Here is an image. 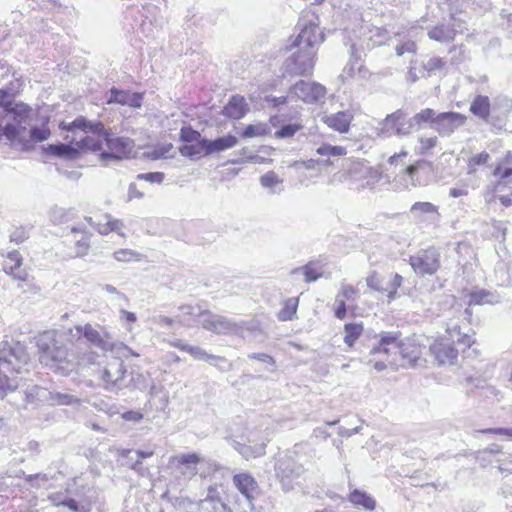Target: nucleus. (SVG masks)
<instances>
[{"label":"nucleus","mask_w":512,"mask_h":512,"mask_svg":"<svg viewBox=\"0 0 512 512\" xmlns=\"http://www.w3.org/2000/svg\"><path fill=\"white\" fill-rule=\"evenodd\" d=\"M300 33L292 40L287 49L293 50L283 63L284 72L289 75L310 74L315 65L318 46L324 40V34L319 28L318 17L306 12L299 21Z\"/></svg>","instance_id":"f257e3e1"},{"label":"nucleus","mask_w":512,"mask_h":512,"mask_svg":"<svg viewBox=\"0 0 512 512\" xmlns=\"http://www.w3.org/2000/svg\"><path fill=\"white\" fill-rule=\"evenodd\" d=\"M37 347L40 363L55 372L68 375L79 364L80 352L67 329L44 332L37 340Z\"/></svg>","instance_id":"f03ea898"},{"label":"nucleus","mask_w":512,"mask_h":512,"mask_svg":"<svg viewBox=\"0 0 512 512\" xmlns=\"http://www.w3.org/2000/svg\"><path fill=\"white\" fill-rule=\"evenodd\" d=\"M29 359L22 343L14 340L0 343V399L17 388L16 375L26 369Z\"/></svg>","instance_id":"7ed1b4c3"},{"label":"nucleus","mask_w":512,"mask_h":512,"mask_svg":"<svg viewBox=\"0 0 512 512\" xmlns=\"http://www.w3.org/2000/svg\"><path fill=\"white\" fill-rule=\"evenodd\" d=\"M80 147H86L91 152H101L102 161L120 160L127 157L134 146L133 140L128 137H114L103 128L101 133H94L80 138Z\"/></svg>","instance_id":"20e7f679"},{"label":"nucleus","mask_w":512,"mask_h":512,"mask_svg":"<svg viewBox=\"0 0 512 512\" xmlns=\"http://www.w3.org/2000/svg\"><path fill=\"white\" fill-rule=\"evenodd\" d=\"M202 457L197 453H182L170 457L166 465V473L173 476L181 485L198 473V464Z\"/></svg>","instance_id":"39448f33"},{"label":"nucleus","mask_w":512,"mask_h":512,"mask_svg":"<svg viewBox=\"0 0 512 512\" xmlns=\"http://www.w3.org/2000/svg\"><path fill=\"white\" fill-rule=\"evenodd\" d=\"M303 472V465L297 463L289 456L279 458L275 464V476L279 480L284 492L294 489L295 481Z\"/></svg>","instance_id":"423d86ee"},{"label":"nucleus","mask_w":512,"mask_h":512,"mask_svg":"<svg viewBox=\"0 0 512 512\" xmlns=\"http://www.w3.org/2000/svg\"><path fill=\"white\" fill-rule=\"evenodd\" d=\"M348 177L357 190L373 189L381 181L382 173L377 168L356 163L349 169Z\"/></svg>","instance_id":"0eeeda50"},{"label":"nucleus","mask_w":512,"mask_h":512,"mask_svg":"<svg viewBox=\"0 0 512 512\" xmlns=\"http://www.w3.org/2000/svg\"><path fill=\"white\" fill-rule=\"evenodd\" d=\"M409 263L416 274L433 275L440 267V253L434 247L420 250L410 257Z\"/></svg>","instance_id":"6e6552de"},{"label":"nucleus","mask_w":512,"mask_h":512,"mask_svg":"<svg viewBox=\"0 0 512 512\" xmlns=\"http://www.w3.org/2000/svg\"><path fill=\"white\" fill-rule=\"evenodd\" d=\"M199 323L208 331L216 334H234L243 328L235 321L222 315L213 314L210 311H202L198 314Z\"/></svg>","instance_id":"1a4fd4ad"},{"label":"nucleus","mask_w":512,"mask_h":512,"mask_svg":"<svg viewBox=\"0 0 512 512\" xmlns=\"http://www.w3.org/2000/svg\"><path fill=\"white\" fill-rule=\"evenodd\" d=\"M411 134V123L407 118V114L398 109L386 116L380 123L378 135L382 137H391L393 135L402 137Z\"/></svg>","instance_id":"9d476101"},{"label":"nucleus","mask_w":512,"mask_h":512,"mask_svg":"<svg viewBox=\"0 0 512 512\" xmlns=\"http://www.w3.org/2000/svg\"><path fill=\"white\" fill-rule=\"evenodd\" d=\"M67 334L72 337L75 348L78 349V351L82 350L87 342L102 350L110 349V344L104 340L100 333L90 324H85L84 326L78 325L74 329L68 328Z\"/></svg>","instance_id":"9b49d317"},{"label":"nucleus","mask_w":512,"mask_h":512,"mask_svg":"<svg viewBox=\"0 0 512 512\" xmlns=\"http://www.w3.org/2000/svg\"><path fill=\"white\" fill-rule=\"evenodd\" d=\"M98 373L106 389L121 388L126 373L124 361L111 357L103 367L99 368Z\"/></svg>","instance_id":"f8f14e48"},{"label":"nucleus","mask_w":512,"mask_h":512,"mask_svg":"<svg viewBox=\"0 0 512 512\" xmlns=\"http://www.w3.org/2000/svg\"><path fill=\"white\" fill-rule=\"evenodd\" d=\"M290 93L305 103H317L326 96L327 89L320 83L300 80L291 88Z\"/></svg>","instance_id":"ddd939ff"},{"label":"nucleus","mask_w":512,"mask_h":512,"mask_svg":"<svg viewBox=\"0 0 512 512\" xmlns=\"http://www.w3.org/2000/svg\"><path fill=\"white\" fill-rule=\"evenodd\" d=\"M466 116L458 112L436 113L433 130L440 136H449L466 122Z\"/></svg>","instance_id":"4468645a"},{"label":"nucleus","mask_w":512,"mask_h":512,"mask_svg":"<svg viewBox=\"0 0 512 512\" xmlns=\"http://www.w3.org/2000/svg\"><path fill=\"white\" fill-rule=\"evenodd\" d=\"M316 152H317V154H319L323 157H327V159L326 160L309 159L307 161H302V162L295 161L291 166L297 168L301 164L306 169H314L317 165H324V166L333 165V161L331 160V158L345 156L347 153L345 147L332 146L329 144H324V145L320 146L316 150Z\"/></svg>","instance_id":"2eb2a0df"},{"label":"nucleus","mask_w":512,"mask_h":512,"mask_svg":"<svg viewBox=\"0 0 512 512\" xmlns=\"http://www.w3.org/2000/svg\"><path fill=\"white\" fill-rule=\"evenodd\" d=\"M409 213L418 224H435L440 219L438 206L431 202H415L410 207Z\"/></svg>","instance_id":"dca6fc26"},{"label":"nucleus","mask_w":512,"mask_h":512,"mask_svg":"<svg viewBox=\"0 0 512 512\" xmlns=\"http://www.w3.org/2000/svg\"><path fill=\"white\" fill-rule=\"evenodd\" d=\"M471 328L466 323H460L459 319H450L446 324L447 340L469 347L472 343Z\"/></svg>","instance_id":"f3484780"},{"label":"nucleus","mask_w":512,"mask_h":512,"mask_svg":"<svg viewBox=\"0 0 512 512\" xmlns=\"http://www.w3.org/2000/svg\"><path fill=\"white\" fill-rule=\"evenodd\" d=\"M430 351L440 365L453 364L458 357V350L447 339L436 341L430 346Z\"/></svg>","instance_id":"a211bd4d"},{"label":"nucleus","mask_w":512,"mask_h":512,"mask_svg":"<svg viewBox=\"0 0 512 512\" xmlns=\"http://www.w3.org/2000/svg\"><path fill=\"white\" fill-rule=\"evenodd\" d=\"M396 355H400L402 362L398 363L396 358L389 361L390 365L395 366H414L420 357V348L411 340L402 341Z\"/></svg>","instance_id":"6ab92c4d"},{"label":"nucleus","mask_w":512,"mask_h":512,"mask_svg":"<svg viewBox=\"0 0 512 512\" xmlns=\"http://www.w3.org/2000/svg\"><path fill=\"white\" fill-rule=\"evenodd\" d=\"M378 345L374 346L371 354H385L387 357L396 356V350L401 344L399 332H381Z\"/></svg>","instance_id":"aec40b11"},{"label":"nucleus","mask_w":512,"mask_h":512,"mask_svg":"<svg viewBox=\"0 0 512 512\" xmlns=\"http://www.w3.org/2000/svg\"><path fill=\"white\" fill-rule=\"evenodd\" d=\"M233 484L249 502H252L259 494L258 483L249 473L234 475Z\"/></svg>","instance_id":"412c9836"},{"label":"nucleus","mask_w":512,"mask_h":512,"mask_svg":"<svg viewBox=\"0 0 512 512\" xmlns=\"http://www.w3.org/2000/svg\"><path fill=\"white\" fill-rule=\"evenodd\" d=\"M142 100V95L139 93H130L129 91H123L113 87L109 91L107 103H116L120 105H127L132 108H139L142 105Z\"/></svg>","instance_id":"4be33fe9"},{"label":"nucleus","mask_w":512,"mask_h":512,"mask_svg":"<svg viewBox=\"0 0 512 512\" xmlns=\"http://www.w3.org/2000/svg\"><path fill=\"white\" fill-rule=\"evenodd\" d=\"M270 123L274 128H278L274 133V137L277 139L292 138L303 128V124L300 121L285 124L281 115L272 116Z\"/></svg>","instance_id":"5701e85b"},{"label":"nucleus","mask_w":512,"mask_h":512,"mask_svg":"<svg viewBox=\"0 0 512 512\" xmlns=\"http://www.w3.org/2000/svg\"><path fill=\"white\" fill-rule=\"evenodd\" d=\"M195 322L194 308L191 305L179 306L178 313L173 317H162V324L174 327L193 326Z\"/></svg>","instance_id":"b1692460"},{"label":"nucleus","mask_w":512,"mask_h":512,"mask_svg":"<svg viewBox=\"0 0 512 512\" xmlns=\"http://www.w3.org/2000/svg\"><path fill=\"white\" fill-rule=\"evenodd\" d=\"M22 260V256L17 250L11 251L8 253L7 258L4 261L3 269L7 274L13 276V278L25 281L27 273L25 270L20 268Z\"/></svg>","instance_id":"393cba45"},{"label":"nucleus","mask_w":512,"mask_h":512,"mask_svg":"<svg viewBox=\"0 0 512 512\" xmlns=\"http://www.w3.org/2000/svg\"><path fill=\"white\" fill-rule=\"evenodd\" d=\"M352 120L353 114L350 111H339L324 117L325 124L339 133L348 132Z\"/></svg>","instance_id":"a878e982"},{"label":"nucleus","mask_w":512,"mask_h":512,"mask_svg":"<svg viewBox=\"0 0 512 512\" xmlns=\"http://www.w3.org/2000/svg\"><path fill=\"white\" fill-rule=\"evenodd\" d=\"M249 108L244 97L233 96L223 107L222 114L231 119H241L248 112Z\"/></svg>","instance_id":"bb28decb"},{"label":"nucleus","mask_w":512,"mask_h":512,"mask_svg":"<svg viewBox=\"0 0 512 512\" xmlns=\"http://www.w3.org/2000/svg\"><path fill=\"white\" fill-rule=\"evenodd\" d=\"M79 142L80 138L78 140L75 139V147L65 143L52 144L49 145L48 151L50 154L58 157H62L65 159H74L76 158L78 153L89 151V149L86 147H80Z\"/></svg>","instance_id":"cd10ccee"},{"label":"nucleus","mask_w":512,"mask_h":512,"mask_svg":"<svg viewBox=\"0 0 512 512\" xmlns=\"http://www.w3.org/2000/svg\"><path fill=\"white\" fill-rule=\"evenodd\" d=\"M171 346L177 347L183 351L188 352L193 358L197 360H203L206 362L216 361V362H225V358L222 356H216L207 353L203 348L199 346H191L187 344H183L180 340L175 342H170Z\"/></svg>","instance_id":"c85d7f7f"},{"label":"nucleus","mask_w":512,"mask_h":512,"mask_svg":"<svg viewBox=\"0 0 512 512\" xmlns=\"http://www.w3.org/2000/svg\"><path fill=\"white\" fill-rule=\"evenodd\" d=\"M458 28L460 29V24L456 25V23H454L452 27L441 24L429 30L428 36L432 40L448 43L454 40L456 33L459 31Z\"/></svg>","instance_id":"c756f323"},{"label":"nucleus","mask_w":512,"mask_h":512,"mask_svg":"<svg viewBox=\"0 0 512 512\" xmlns=\"http://www.w3.org/2000/svg\"><path fill=\"white\" fill-rule=\"evenodd\" d=\"M467 297V304L469 307L473 305L495 304L499 302V295L497 293L485 289L470 291L467 294Z\"/></svg>","instance_id":"7c9ffc66"},{"label":"nucleus","mask_w":512,"mask_h":512,"mask_svg":"<svg viewBox=\"0 0 512 512\" xmlns=\"http://www.w3.org/2000/svg\"><path fill=\"white\" fill-rule=\"evenodd\" d=\"M436 118V111L431 108L422 109L420 112L416 113L413 117L409 118V123H411V133L413 131L420 130L425 126L429 125L431 129H433V122Z\"/></svg>","instance_id":"2f4dec72"},{"label":"nucleus","mask_w":512,"mask_h":512,"mask_svg":"<svg viewBox=\"0 0 512 512\" xmlns=\"http://www.w3.org/2000/svg\"><path fill=\"white\" fill-rule=\"evenodd\" d=\"M205 144H207V152L210 154L221 152L228 150L230 148H233L238 143V138L234 135H225L222 137H219L215 140H209L204 141Z\"/></svg>","instance_id":"473e14b6"},{"label":"nucleus","mask_w":512,"mask_h":512,"mask_svg":"<svg viewBox=\"0 0 512 512\" xmlns=\"http://www.w3.org/2000/svg\"><path fill=\"white\" fill-rule=\"evenodd\" d=\"M71 232L81 233V236L79 239L75 240L74 249H75V257H83L88 254V251L90 249V240H91V233L86 231L85 228L81 226H75L71 229Z\"/></svg>","instance_id":"72a5a7b5"},{"label":"nucleus","mask_w":512,"mask_h":512,"mask_svg":"<svg viewBox=\"0 0 512 512\" xmlns=\"http://www.w3.org/2000/svg\"><path fill=\"white\" fill-rule=\"evenodd\" d=\"M30 111L31 108L27 104L14 101L5 112L13 116V120L18 124V126H25L28 121Z\"/></svg>","instance_id":"f704fd0d"},{"label":"nucleus","mask_w":512,"mask_h":512,"mask_svg":"<svg viewBox=\"0 0 512 512\" xmlns=\"http://www.w3.org/2000/svg\"><path fill=\"white\" fill-rule=\"evenodd\" d=\"M349 501L355 505L360 506L368 511H373L376 507L375 499L364 491L354 489L349 494Z\"/></svg>","instance_id":"c9c22d12"},{"label":"nucleus","mask_w":512,"mask_h":512,"mask_svg":"<svg viewBox=\"0 0 512 512\" xmlns=\"http://www.w3.org/2000/svg\"><path fill=\"white\" fill-rule=\"evenodd\" d=\"M60 472H45V473H37V474H29L26 475L24 471H21V475L25 477V481L33 488H42L47 487V483L51 480H57V475Z\"/></svg>","instance_id":"e433bc0d"},{"label":"nucleus","mask_w":512,"mask_h":512,"mask_svg":"<svg viewBox=\"0 0 512 512\" xmlns=\"http://www.w3.org/2000/svg\"><path fill=\"white\" fill-rule=\"evenodd\" d=\"M470 111L475 116L487 121L490 114V100L487 96L478 95L470 105Z\"/></svg>","instance_id":"4c0bfd02"},{"label":"nucleus","mask_w":512,"mask_h":512,"mask_svg":"<svg viewBox=\"0 0 512 512\" xmlns=\"http://www.w3.org/2000/svg\"><path fill=\"white\" fill-rule=\"evenodd\" d=\"M302 273L305 277V282H313L319 279L323 274V268L320 264L316 262H309L303 267L296 268L292 270L291 274L296 275Z\"/></svg>","instance_id":"58836bf2"},{"label":"nucleus","mask_w":512,"mask_h":512,"mask_svg":"<svg viewBox=\"0 0 512 512\" xmlns=\"http://www.w3.org/2000/svg\"><path fill=\"white\" fill-rule=\"evenodd\" d=\"M204 141H207V139L199 140L191 144H184L179 148V150L183 156L190 158L207 156L209 153L206 148L207 144H205Z\"/></svg>","instance_id":"ea45409f"},{"label":"nucleus","mask_w":512,"mask_h":512,"mask_svg":"<svg viewBox=\"0 0 512 512\" xmlns=\"http://www.w3.org/2000/svg\"><path fill=\"white\" fill-rule=\"evenodd\" d=\"M73 128L79 129L82 134L79 138L91 135L94 133H101L103 131L104 125L101 122H88L85 118H77L72 122Z\"/></svg>","instance_id":"a19ab883"},{"label":"nucleus","mask_w":512,"mask_h":512,"mask_svg":"<svg viewBox=\"0 0 512 512\" xmlns=\"http://www.w3.org/2000/svg\"><path fill=\"white\" fill-rule=\"evenodd\" d=\"M25 130L24 125L18 126L16 123H7L3 127L1 126V139L4 137L10 144L21 143L20 134Z\"/></svg>","instance_id":"79ce46f5"},{"label":"nucleus","mask_w":512,"mask_h":512,"mask_svg":"<svg viewBox=\"0 0 512 512\" xmlns=\"http://www.w3.org/2000/svg\"><path fill=\"white\" fill-rule=\"evenodd\" d=\"M265 447H266L265 443L257 444L255 446L237 443L236 449L240 452V454L245 459L248 460L251 458H256V457H260V456L264 455Z\"/></svg>","instance_id":"37998d69"},{"label":"nucleus","mask_w":512,"mask_h":512,"mask_svg":"<svg viewBox=\"0 0 512 512\" xmlns=\"http://www.w3.org/2000/svg\"><path fill=\"white\" fill-rule=\"evenodd\" d=\"M445 66V61L439 57H431L423 63L421 67L422 76L429 77L438 71H442Z\"/></svg>","instance_id":"c03bdc74"},{"label":"nucleus","mask_w":512,"mask_h":512,"mask_svg":"<svg viewBox=\"0 0 512 512\" xmlns=\"http://www.w3.org/2000/svg\"><path fill=\"white\" fill-rule=\"evenodd\" d=\"M345 337L344 342L351 347L354 342L360 337L363 332L362 324L348 323L344 327Z\"/></svg>","instance_id":"a18cd8bd"},{"label":"nucleus","mask_w":512,"mask_h":512,"mask_svg":"<svg viewBox=\"0 0 512 512\" xmlns=\"http://www.w3.org/2000/svg\"><path fill=\"white\" fill-rule=\"evenodd\" d=\"M260 184L262 187L270 189L271 192H277V188L282 184V179L274 171H269L261 176ZM278 191H281L279 188Z\"/></svg>","instance_id":"49530a36"},{"label":"nucleus","mask_w":512,"mask_h":512,"mask_svg":"<svg viewBox=\"0 0 512 512\" xmlns=\"http://www.w3.org/2000/svg\"><path fill=\"white\" fill-rule=\"evenodd\" d=\"M45 394V389L37 385H31L25 389L24 399L27 404H36L38 401H41L43 398H45Z\"/></svg>","instance_id":"de8ad7c7"},{"label":"nucleus","mask_w":512,"mask_h":512,"mask_svg":"<svg viewBox=\"0 0 512 512\" xmlns=\"http://www.w3.org/2000/svg\"><path fill=\"white\" fill-rule=\"evenodd\" d=\"M270 133V128L267 124L258 123L248 125L242 132L243 138H252L265 136Z\"/></svg>","instance_id":"09e8293b"},{"label":"nucleus","mask_w":512,"mask_h":512,"mask_svg":"<svg viewBox=\"0 0 512 512\" xmlns=\"http://www.w3.org/2000/svg\"><path fill=\"white\" fill-rule=\"evenodd\" d=\"M298 306V300L295 298H289L285 301L284 307L278 313V319L280 321L292 320L296 314Z\"/></svg>","instance_id":"8fccbe9b"},{"label":"nucleus","mask_w":512,"mask_h":512,"mask_svg":"<svg viewBox=\"0 0 512 512\" xmlns=\"http://www.w3.org/2000/svg\"><path fill=\"white\" fill-rule=\"evenodd\" d=\"M73 216L72 210L62 207H54L50 211V220L54 224H63L68 222Z\"/></svg>","instance_id":"3c124183"},{"label":"nucleus","mask_w":512,"mask_h":512,"mask_svg":"<svg viewBox=\"0 0 512 512\" xmlns=\"http://www.w3.org/2000/svg\"><path fill=\"white\" fill-rule=\"evenodd\" d=\"M50 400L57 405H72L79 402V399L66 392H50Z\"/></svg>","instance_id":"603ef678"},{"label":"nucleus","mask_w":512,"mask_h":512,"mask_svg":"<svg viewBox=\"0 0 512 512\" xmlns=\"http://www.w3.org/2000/svg\"><path fill=\"white\" fill-rule=\"evenodd\" d=\"M402 282H403L402 276L395 273L393 275L390 283L387 286H385L384 293H387L389 302L396 298L397 290L402 285Z\"/></svg>","instance_id":"864d4df0"},{"label":"nucleus","mask_w":512,"mask_h":512,"mask_svg":"<svg viewBox=\"0 0 512 512\" xmlns=\"http://www.w3.org/2000/svg\"><path fill=\"white\" fill-rule=\"evenodd\" d=\"M180 137L185 144H191L195 143L199 140H203L204 138L201 137V134L192 129L191 127H183L180 131Z\"/></svg>","instance_id":"5fc2aeb1"},{"label":"nucleus","mask_w":512,"mask_h":512,"mask_svg":"<svg viewBox=\"0 0 512 512\" xmlns=\"http://www.w3.org/2000/svg\"><path fill=\"white\" fill-rule=\"evenodd\" d=\"M490 156L487 152H481L472 156L468 161V173H474L477 166L484 165L488 162Z\"/></svg>","instance_id":"6e6d98bb"},{"label":"nucleus","mask_w":512,"mask_h":512,"mask_svg":"<svg viewBox=\"0 0 512 512\" xmlns=\"http://www.w3.org/2000/svg\"><path fill=\"white\" fill-rule=\"evenodd\" d=\"M114 258L119 262L138 260L139 254L131 249H120L114 252Z\"/></svg>","instance_id":"4d7b16f0"},{"label":"nucleus","mask_w":512,"mask_h":512,"mask_svg":"<svg viewBox=\"0 0 512 512\" xmlns=\"http://www.w3.org/2000/svg\"><path fill=\"white\" fill-rule=\"evenodd\" d=\"M29 238V232L24 227L15 228L10 234V241L15 244H21Z\"/></svg>","instance_id":"13d9d810"},{"label":"nucleus","mask_w":512,"mask_h":512,"mask_svg":"<svg viewBox=\"0 0 512 512\" xmlns=\"http://www.w3.org/2000/svg\"><path fill=\"white\" fill-rule=\"evenodd\" d=\"M357 294L358 290L356 288L351 285L342 284L341 290L337 294L336 298H342L344 299V302H346V300H355Z\"/></svg>","instance_id":"bf43d9fd"},{"label":"nucleus","mask_w":512,"mask_h":512,"mask_svg":"<svg viewBox=\"0 0 512 512\" xmlns=\"http://www.w3.org/2000/svg\"><path fill=\"white\" fill-rule=\"evenodd\" d=\"M50 135V131L47 128H40L38 126H33L30 129V137L35 142H42L46 140Z\"/></svg>","instance_id":"052dcab7"},{"label":"nucleus","mask_w":512,"mask_h":512,"mask_svg":"<svg viewBox=\"0 0 512 512\" xmlns=\"http://www.w3.org/2000/svg\"><path fill=\"white\" fill-rule=\"evenodd\" d=\"M367 286L375 291L384 293V286L382 279L376 272H372L366 279Z\"/></svg>","instance_id":"680f3d73"},{"label":"nucleus","mask_w":512,"mask_h":512,"mask_svg":"<svg viewBox=\"0 0 512 512\" xmlns=\"http://www.w3.org/2000/svg\"><path fill=\"white\" fill-rule=\"evenodd\" d=\"M14 101V96L9 90L0 89V108L6 111Z\"/></svg>","instance_id":"e2e57ef3"},{"label":"nucleus","mask_w":512,"mask_h":512,"mask_svg":"<svg viewBox=\"0 0 512 512\" xmlns=\"http://www.w3.org/2000/svg\"><path fill=\"white\" fill-rule=\"evenodd\" d=\"M437 137L420 138V152L425 154L428 150L434 148L437 144Z\"/></svg>","instance_id":"0e129e2a"},{"label":"nucleus","mask_w":512,"mask_h":512,"mask_svg":"<svg viewBox=\"0 0 512 512\" xmlns=\"http://www.w3.org/2000/svg\"><path fill=\"white\" fill-rule=\"evenodd\" d=\"M416 51V44L413 41H407L396 47V54L402 56L405 53H414Z\"/></svg>","instance_id":"69168bd1"},{"label":"nucleus","mask_w":512,"mask_h":512,"mask_svg":"<svg viewBox=\"0 0 512 512\" xmlns=\"http://www.w3.org/2000/svg\"><path fill=\"white\" fill-rule=\"evenodd\" d=\"M494 174L499 176L501 180L506 181L508 184H512V167L502 169L501 167H497L495 169Z\"/></svg>","instance_id":"338daca9"},{"label":"nucleus","mask_w":512,"mask_h":512,"mask_svg":"<svg viewBox=\"0 0 512 512\" xmlns=\"http://www.w3.org/2000/svg\"><path fill=\"white\" fill-rule=\"evenodd\" d=\"M151 455L152 452H144L141 450H128L126 453V456L131 460L135 459L136 463H139L141 459L150 457Z\"/></svg>","instance_id":"774afa93"}]
</instances>
